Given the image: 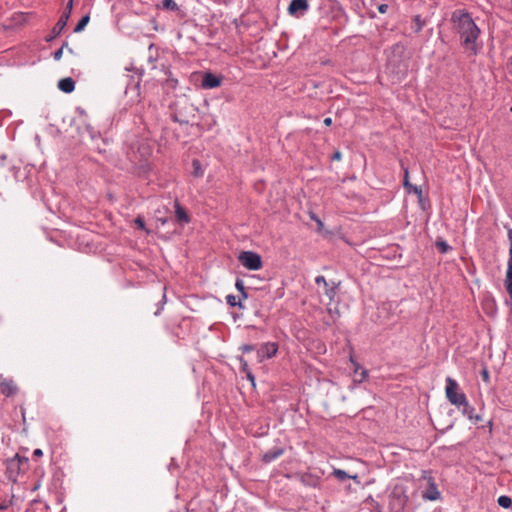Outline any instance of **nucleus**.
Instances as JSON below:
<instances>
[{
	"instance_id": "26",
	"label": "nucleus",
	"mask_w": 512,
	"mask_h": 512,
	"mask_svg": "<svg viewBox=\"0 0 512 512\" xmlns=\"http://www.w3.org/2000/svg\"><path fill=\"white\" fill-rule=\"evenodd\" d=\"M310 218L317 223L318 231L321 232L324 228V223L315 214H311Z\"/></svg>"
},
{
	"instance_id": "39",
	"label": "nucleus",
	"mask_w": 512,
	"mask_h": 512,
	"mask_svg": "<svg viewBox=\"0 0 512 512\" xmlns=\"http://www.w3.org/2000/svg\"><path fill=\"white\" fill-rule=\"evenodd\" d=\"M323 123L326 125V126H330L332 124V119L330 117L328 118H325Z\"/></svg>"
},
{
	"instance_id": "2",
	"label": "nucleus",
	"mask_w": 512,
	"mask_h": 512,
	"mask_svg": "<svg viewBox=\"0 0 512 512\" xmlns=\"http://www.w3.org/2000/svg\"><path fill=\"white\" fill-rule=\"evenodd\" d=\"M408 502L407 489L396 484L389 495V509L392 512H403Z\"/></svg>"
},
{
	"instance_id": "30",
	"label": "nucleus",
	"mask_w": 512,
	"mask_h": 512,
	"mask_svg": "<svg viewBox=\"0 0 512 512\" xmlns=\"http://www.w3.org/2000/svg\"><path fill=\"white\" fill-rule=\"evenodd\" d=\"M254 346L253 345H250V344H245V345H242L240 347V350L244 353H249V352H252L254 350Z\"/></svg>"
},
{
	"instance_id": "29",
	"label": "nucleus",
	"mask_w": 512,
	"mask_h": 512,
	"mask_svg": "<svg viewBox=\"0 0 512 512\" xmlns=\"http://www.w3.org/2000/svg\"><path fill=\"white\" fill-rule=\"evenodd\" d=\"M409 185H412L409 182V172L407 168H404V186L405 188L409 189Z\"/></svg>"
},
{
	"instance_id": "19",
	"label": "nucleus",
	"mask_w": 512,
	"mask_h": 512,
	"mask_svg": "<svg viewBox=\"0 0 512 512\" xmlns=\"http://www.w3.org/2000/svg\"><path fill=\"white\" fill-rule=\"evenodd\" d=\"M162 8L169 11L179 10V6L176 4L174 0H163Z\"/></svg>"
},
{
	"instance_id": "44",
	"label": "nucleus",
	"mask_w": 512,
	"mask_h": 512,
	"mask_svg": "<svg viewBox=\"0 0 512 512\" xmlns=\"http://www.w3.org/2000/svg\"><path fill=\"white\" fill-rule=\"evenodd\" d=\"M4 509V506L0 505V510Z\"/></svg>"
},
{
	"instance_id": "38",
	"label": "nucleus",
	"mask_w": 512,
	"mask_h": 512,
	"mask_svg": "<svg viewBox=\"0 0 512 512\" xmlns=\"http://www.w3.org/2000/svg\"><path fill=\"white\" fill-rule=\"evenodd\" d=\"M349 479H352L355 483L360 484V480L357 475H350Z\"/></svg>"
},
{
	"instance_id": "9",
	"label": "nucleus",
	"mask_w": 512,
	"mask_h": 512,
	"mask_svg": "<svg viewBox=\"0 0 512 512\" xmlns=\"http://www.w3.org/2000/svg\"><path fill=\"white\" fill-rule=\"evenodd\" d=\"M423 478L427 480V483L429 485L428 490L423 494V497L435 501L440 498V492L437 489L436 484L434 483L433 478L431 477L430 473L427 471H423Z\"/></svg>"
},
{
	"instance_id": "3",
	"label": "nucleus",
	"mask_w": 512,
	"mask_h": 512,
	"mask_svg": "<svg viewBox=\"0 0 512 512\" xmlns=\"http://www.w3.org/2000/svg\"><path fill=\"white\" fill-rule=\"evenodd\" d=\"M445 395L447 400L458 408L462 404H467L466 395L460 390L459 384L451 377L446 378Z\"/></svg>"
},
{
	"instance_id": "40",
	"label": "nucleus",
	"mask_w": 512,
	"mask_h": 512,
	"mask_svg": "<svg viewBox=\"0 0 512 512\" xmlns=\"http://www.w3.org/2000/svg\"><path fill=\"white\" fill-rule=\"evenodd\" d=\"M354 365H355L354 373H355L356 375H358V373H360V370H359V369H360V366H359L357 363H354Z\"/></svg>"
},
{
	"instance_id": "22",
	"label": "nucleus",
	"mask_w": 512,
	"mask_h": 512,
	"mask_svg": "<svg viewBox=\"0 0 512 512\" xmlns=\"http://www.w3.org/2000/svg\"><path fill=\"white\" fill-rule=\"evenodd\" d=\"M332 474L339 480L350 478L349 474H347L344 470L338 468H335Z\"/></svg>"
},
{
	"instance_id": "31",
	"label": "nucleus",
	"mask_w": 512,
	"mask_h": 512,
	"mask_svg": "<svg viewBox=\"0 0 512 512\" xmlns=\"http://www.w3.org/2000/svg\"><path fill=\"white\" fill-rule=\"evenodd\" d=\"M135 224L137 225L138 228L145 230V223L142 217H137L135 219Z\"/></svg>"
},
{
	"instance_id": "7",
	"label": "nucleus",
	"mask_w": 512,
	"mask_h": 512,
	"mask_svg": "<svg viewBox=\"0 0 512 512\" xmlns=\"http://www.w3.org/2000/svg\"><path fill=\"white\" fill-rule=\"evenodd\" d=\"M278 345L274 342H267L260 346L257 350L258 362H263L265 359H270L276 355Z\"/></svg>"
},
{
	"instance_id": "5",
	"label": "nucleus",
	"mask_w": 512,
	"mask_h": 512,
	"mask_svg": "<svg viewBox=\"0 0 512 512\" xmlns=\"http://www.w3.org/2000/svg\"><path fill=\"white\" fill-rule=\"evenodd\" d=\"M73 0H69L66 4L65 10L63 11L62 15L60 16L59 20L55 24V26L52 29L51 35L47 38V41H51L54 38H56L65 28L67 25V22L70 18L72 9H73Z\"/></svg>"
},
{
	"instance_id": "18",
	"label": "nucleus",
	"mask_w": 512,
	"mask_h": 512,
	"mask_svg": "<svg viewBox=\"0 0 512 512\" xmlns=\"http://www.w3.org/2000/svg\"><path fill=\"white\" fill-rule=\"evenodd\" d=\"M90 17L89 15H85L81 18V20L78 22L76 27L74 28V32L79 33L81 32L89 23Z\"/></svg>"
},
{
	"instance_id": "36",
	"label": "nucleus",
	"mask_w": 512,
	"mask_h": 512,
	"mask_svg": "<svg viewBox=\"0 0 512 512\" xmlns=\"http://www.w3.org/2000/svg\"><path fill=\"white\" fill-rule=\"evenodd\" d=\"M341 158H342V154H341V152H340V151H336V152L333 154V156H332V159H333V160H336V161L341 160Z\"/></svg>"
},
{
	"instance_id": "15",
	"label": "nucleus",
	"mask_w": 512,
	"mask_h": 512,
	"mask_svg": "<svg viewBox=\"0 0 512 512\" xmlns=\"http://www.w3.org/2000/svg\"><path fill=\"white\" fill-rule=\"evenodd\" d=\"M174 206L176 219L181 223H188L190 221V218L185 209L177 201L175 202Z\"/></svg>"
},
{
	"instance_id": "10",
	"label": "nucleus",
	"mask_w": 512,
	"mask_h": 512,
	"mask_svg": "<svg viewBox=\"0 0 512 512\" xmlns=\"http://www.w3.org/2000/svg\"><path fill=\"white\" fill-rule=\"evenodd\" d=\"M223 81L222 76H216L211 72H206L203 75L201 86L204 89H214L221 86Z\"/></svg>"
},
{
	"instance_id": "25",
	"label": "nucleus",
	"mask_w": 512,
	"mask_h": 512,
	"mask_svg": "<svg viewBox=\"0 0 512 512\" xmlns=\"http://www.w3.org/2000/svg\"><path fill=\"white\" fill-rule=\"evenodd\" d=\"M436 247L441 253H446L450 249V246L445 241H437Z\"/></svg>"
},
{
	"instance_id": "41",
	"label": "nucleus",
	"mask_w": 512,
	"mask_h": 512,
	"mask_svg": "<svg viewBox=\"0 0 512 512\" xmlns=\"http://www.w3.org/2000/svg\"><path fill=\"white\" fill-rule=\"evenodd\" d=\"M354 365H355L354 373H355L356 375H358V373H360V370H359V369H360V366H359L357 363H354Z\"/></svg>"
},
{
	"instance_id": "20",
	"label": "nucleus",
	"mask_w": 512,
	"mask_h": 512,
	"mask_svg": "<svg viewBox=\"0 0 512 512\" xmlns=\"http://www.w3.org/2000/svg\"><path fill=\"white\" fill-rule=\"evenodd\" d=\"M497 503L503 508H510L512 505V500L510 497L502 495L498 498Z\"/></svg>"
},
{
	"instance_id": "8",
	"label": "nucleus",
	"mask_w": 512,
	"mask_h": 512,
	"mask_svg": "<svg viewBox=\"0 0 512 512\" xmlns=\"http://www.w3.org/2000/svg\"><path fill=\"white\" fill-rule=\"evenodd\" d=\"M315 283L317 285H323L324 294L328 297L329 301L332 302L337 294L338 284L335 282L329 283L322 275L316 277Z\"/></svg>"
},
{
	"instance_id": "12",
	"label": "nucleus",
	"mask_w": 512,
	"mask_h": 512,
	"mask_svg": "<svg viewBox=\"0 0 512 512\" xmlns=\"http://www.w3.org/2000/svg\"><path fill=\"white\" fill-rule=\"evenodd\" d=\"M308 9V3L306 0H292L288 7V11L290 14H295L297 12H303Z\"/></svg>"
},
{
	"instance_id": "4",
	"label": "nucleus",
	"mask_w": 512,
	"mask_h": 512,
	"mask_svg": "<svg viewBox=\"0 0 512 512\" xmlns=\"http://www.w3.org/2000/svg\"><path fill=\"white\" fill-rule=\"evenodd\" d=\"M239 262L249 270H259L262 268V260L259 254L252 251H243L238 256Z\"/></svg>"
},
{
	"instance_id": "35",
	"label": "nucleus",
	"mask_w": 512,
	"mask_h": 512,
	"mask_svg": "<svg viewBox=\"0 0 512 512\" xmlns=\"http://www.w3.org/2000/svg\"><path fill=\"white\" fill-rule=\"evenodd\" d=\"M507 72L512 76V57L507 62Z\"/></svg>"
},
{
	"instance_id": "14",
	"label": "nucleus",
	"mask_w": 512,
	"mask_h": 512,
	"mask_svg": "<svg viewBox=\"0 0 512 512\" xmlns=\"http://www.w3.org/2000/svg\"><path fill=\"white\" fill-rule=\"evenodd\" d=\"M58 88L65 93H71L75 89V82L70 77L63 78L58 82Z\"/></svg>"
},
{
	"instance_id": "21",
	"label": "nucleus",
	"mask_w": 512,
	"mask_h": 512,
	"mask_svg": "<svg viewBox=\"0 0 512 512\" xmlns=\"http://www.w3.org/2000/svg\"><path fill=\"white\" fill-rule=\"evenodd\" d=\"M413 23H414V30L415 32H420L423 27L425 26V21L421 19L420 15H416L414 18H413Z\"/></svg>"
},
{
	"instance_id": "6",
	"label": "nucleus",
	"mask_w": 512,
	"mask_h": 512,
	"mask_svg": "<svg viewBox=\"0 0 512 512\" xmlns=\"http://www.w3.org/2000/svg\"><path fill=\"white\" fill-rule=\"evenodd\" d=\"M508 240L510 244L509 259L507 264V271L504 280V286L508 295L512 298V229L508 230Z\"/></svg>"
},
{
	"instance_id": "24",
	"label": "nucleus",
	"mask_w": 512,
	"mask_h": 512,
	"mask_svg": "<svg viewBox=\"0 0 512 512\" xmlns=\"http://www.w3.org/2000/svg\"><path fill=\"white\" fill-rule=\"evenodd\" d=\"M226 301H227V303H228L230 306H233V307H235V306L242 307L241 302H240V301H238V300H237V297H236V296H234V295H228V296L226 297Z\"/></svg>"
},
{
	"instance_id": "33",
	"label": "nucleus",
	"mask_w": 512,
	"mask_h": 512,
	"mask_svg": "<svg viewBox=\"0 0 512 512\" xmlns=\"http://www.w3.org/2000/svg\"><path fill=\"white\" fill-rule=\"evenodd\" d=\"M387 10H388V5H387V4H380V5L378 6V11H379V13H381V14L386 13V12H387Z\"/></svg>"
},
{
	"instance_id": "16",
	"label": "nucleus",
	"mask_w": 512,
	"mask_h": 512,
	"mask_svg": "<svg viewBox=\"0 0 512 512\" xmlns=\"http://www.w3.org/2000/svg\"><path fill=\"white\" fill-rule=\"evenodd\" d=\"M282 454H283V449H281V448H274V449L266 452L265 454H263L262 461L265 462V463H270L273 460H275L278 457H280Z\"/></svg>"
},
{
	"instance_id": "13",
	"label": "nucleus",
	"mask_w": 512,
	"mask_h": 512,
	"mask_svg": "<svg viewBox=\"0 0 512 512\" xmlns=\"http://www.w3.org/2000/svg\"><path fill=\"white\" fill-rule=\"evenodd\" d=\"M462 414L466 416L469 420L473 421L474 423H478L481 421V417L477 414H475V409L469 404L467 401V404H462Z\"/></svg>"
},
{
	"instance_id": "23",
	"label": "nucleus",
	"mask_w": 512,
	"mask_h": 512,
	"mask_svg": "<svg viewBox=\"0 0 512 512\" xmlns=\"http://www.w3.org/2000/svg\"><path fill=\"white\" fill-rule=\"evenodd\" d=\"M235 287L242 294V298L246 299L247 293L245 292V286H244L243 281L238 279L235 283Z\"/></svg>"
},
{
	"instance_id": "45",
	"label": "nucleus",
	"mask_w": 512,
	"mask_h": 512,
	"mask_svg": "<svg viewBox=\"0 0 512 512\" xmlns=\"http://www.w3.org/2000/svg\"><path fill=\"white\" fill-rule=\"evenodd\" d=\"M511 111H512V107H511Z\"/></svg>"
},
{
	"instance_id": "28",
	"label": "nucleus",
	"mask_w": 512,
	"mask_h": 512,
	"mask_svg": "<svg viewBox=\"0 0 512 512\" xmlns=\"http://www.w3.org/2000/svg\"><path fill=\"white\" fill-rule=\"evenodd\" d=\"M64 47H67V43L63 44V46L54 53V59L56 61L62 58Z\"/></svg>"
},
{
	"instance_id": "34",
	"label": "nucleus",
	"mask_w": 512,
	"mask_h": 512,
	"mask_svg": "<svg viewBox=\"0 0 512 512\" xmlns=\"http://www.w3.org/2000/svg\"><path fill=\"white\" fill-rule=\"evenodd\" d=\"M368 375L367 370L361 369V372L359 374L360 378L358 379L359 382H362Z\"/></svg>"
},
{
	"instance_id": "42",
	"label": "nucleus",
	"mask_w": 512,
	"mask_h": 512,
	"mask_svg": "<svg viewBox=\"0 0 512 512\" xmlns=\"http://www.w3.org/2000/svg\"><path fill=\"white\" fill-rule=\"evenodd\" d=\"M247 377L252 383H254V376L250 372H247Z\"/></svg>"
},
{
	"instance_id": "37",
	"label": "nucleus",
	"mask_w": 512,
	"mask_h": 512,
	"mask_svg": "<svg viewBox=\"0 0 512 512\" xmlns=\"http://www.w3.org/2000/svg\"><path fill=\"white\" fill-rule=\"evenodd\" d=\"M43 455V452L41 449H35L34 452H33V457H41Z\"/></svg>"
},
{
	"instance_id": "1",
	"label": "nucleus",
	"mask_w": 512,
	"mask_h": 512,
	"mask_svg": "<svg viewBox=\"0 0 512 512\" xmlns=\"http://www.w3.org/2000/svg\"><path fill=\"white\" fill-rule=\"evenodd\" d=\"M451 21L460 35L462 46L476 54L478 51L477 40L480 36V29L473 21L471 15L466 11L456 10L452 14Z\"/></svg>"
},
{
	"instance_id": "43",
	"label": "nucleus",
	"mask_w": 512,
	"mask_h": 512,
	"mask_svg": "<svg viewBox=\"0 0 512 512\" xmlns=\"http://www.w3.org/2000/svg\"><path fill=\"white\" fill-rule=\"evenodd\" d=\"M246 367H247V363H243V370L245 371L246 370Z\"/></svg>"
},
{
	"instance_id": "32",
	"label": "nucleus",
	"mask_w": 512,
	"mask_h": 512,
	"mask_svg": "<svg viewBox=\"0 0 512 512\" xmlns=\"http://www.w3.org/2000/svg\"><path fill=\"white\" fill-rule=\"evenodd\" d=\"M481 376H482V379L485 381V382H489V372L487 369H483L482 372H481Z\"/></svg>"
},
{
	"instance_id": "11",
	"label": "nucleus",
	"mask_w": 512,
	"mask_h": 512,
	"mask_svg": "<svg viewBox=\"0 0 512 512\" xmlns=\"http://www.w3.org/2000/svg\"><path fill=\"white\" fill-rule=\"evenodd\" d=\"M0 391L6 397H10L17 393L18 387L13 379L1 376Z\"/></svg>"
},
{
	"instance_id": "27",
	"label": "nucleus",
	"mask_w": 512,
	"mask_h": 512,
	"mask_svg": "<svg viewBox=\"0 0 512 512\" xmlns=\"http://www.w3.org/2000/svg\"><path fill=\"white\" fill-rule=\"evenodd\" d=\"M408 192H413L415 193L416 195H418L419 197L422 196V190L420 187L418 186H414V185H409V189H407Z\"/></svg>"
},
{
	"instance_id": "17",
	"label": "nucleus",
	"mask_w": 512,
	"mask_h": 512,
	"mask_svg": "<svg viewBox=\"0 0 512 512\" xmlns=\"http://www.w3.org/2000/svg\"><path fill=\"white\" fill-rule=\"evenodd\" d=\"M192 175L198 178L204 175V170L198 159H194L192 161Z\"/></svg>"
}]
</instances>
